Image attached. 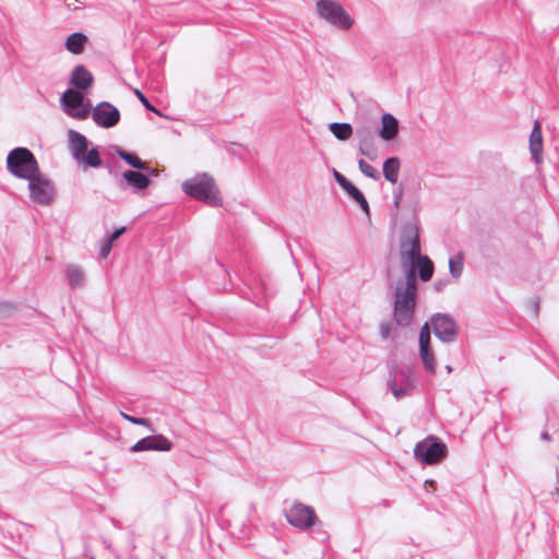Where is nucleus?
I'll use <instances>...</instances> for the list:
<instances>
[{"instance_id": "nucleus-4", "label": "nucleus", "mask_w": 559, "mask_h": 559, "mask_svg": "<svg viewBox=\"0 0 559 559\" xmlns=\"http://www.w3.org/2000/svg\"><path fill=\"white\" fill-rule=\"evenodd\" d=\"M7 169L15 178L28 180L40 171L33 152L23 146L11 150L7 156Z\"/></svg>"}, {"instance_id": "nucleus-24", "label": "nucleus", "mask_w": 559, "mask_h": 559, "mask_svg": "<svg viewBox=\"0 0 559 559\" xmlns=\"http://www.w3.org/2000/svg\"><path fill=\"white\" fill-rule=\"evenodd\" d=\"M401 162L400 158L396 156L388 157L383 162V176L385 180H388L391 183H396L399 179V173H400Z\"/></svg>"}, {"instance_id": "nucleus-33", "label": "nucleus", "mask_w": 559, "mask_h": 559, "mask_svg": "<svg viewBox=\"0 0 559 559\" xmlns=\"http://www.w3.org/2000/svg\"><path fill=\"white\" fill-rule=\"evenodd\" d=\"M135 95L141 104L145 107L146 110L156 114L157 116H163L159 109L152 105V103L147 99V97L139 90H135Z\"/></svg>"}, {"instance_id": "nucleus-20", "label": "nucleus", "mask_w": 559, "mask_h": 559, "mask_svg": "<svg viewBox=\"0 0 559 559\" xmlns=\"http://www.w3.org/2000/svg\"><path fill=\"white\" fill-rule=\"evenodd\" d=\"M247 285L252 294L253 302L258 306H261L263 300L273 295L267 283L260 275L251 276Z\"/></svg>"}, {"instance_id": "nucleus-13", "label": "nucleus", "mask_w": 559, "mask_h": 559, "mask_svg": "<svg viewBox=\"0 0 559 559\" xmlns=\"http://www.w3.org/2000/svg\"><path fill=\"white\" fill-rule=\"evenodd\" d=\"M91 115L95 124L103 129L116 127L121 118L120 110L106 100L98 103L93 109L91 108Z\"/></svg>"}, {"instance_id": "nucleus-37", "label": "nucleus", "mask_w": 559, "mask_h": 559, "mask_svg": "<svg viewBox=\"0 0 559 559\" xmlns=\"http://www.w3.org/2000/svg\"><path fill=\"white\" fill-rule=\"evenodd\" d=\"M448 284H449V280L448 278L436 280L433 282V288H435L436 292L441 293L448 286Z\"/></svg>"}, {"instance_id": "nucleus-28", "label": "nucleus", "mask_w": 559, "mask_h": 559, "mask_svg": "<svg viewBox=\"0 0 559 559\" xmlns=\"http://www.w3.org/2000/svg\"><path fill=\"white\" fill-rule=\"evenodd\" d=\"M115 153L130 167H132V170L144 169V162L136 154L128 152L120 146L115 147Z\"/></svg>"}, {"instance_id": "nucleus-31", "label": "nucleus", "mask_w": 559, "mask_h": 559, "mask_svg": "<svg viewBox=\"0 0 559 559\" xmlns=\"http://www.w3.org/2000/svg\"><path fill=\"white\" fill-rule=\"evenodd\" d=\"M121 416L129 423L138 425V426H144L148 428L151 431H154L152 423L143 417H134L124 413H121Z\"/></svg>"}, {"instance_id": "nucleus-44", "label": "nucleus", "mask_w": 559, "mask_h": 559, "mask_svg": "<svg viewBox=\"0 0 559 559\" xmlns=\"http://www.w3.org/2000/svg\"><path fill=\"white\" fill-rule=\"evenodd\" d=\"M540 437H542V439H543V440H545V441H550V440H551L550 435H549L548 432H546V431H545V432H543V433L540 435Z\"/></svg>"}, {"instance_id": "nucleus-11", "label": "nucleus", "mask_w": 559, "mask_h": 559, "mask_svg": "<svg viewBox=\"0 0 559 559\" xmlns=\"http://www.w3.org/2000/svg\"><path fill=\"white\" fill-rule=\"evenodd\" d=\"M28 181L29 198L37 204L49 205L55 197V186L52 181L40 171L31 177Z\"/></svg>"}, {"instance_id": "nucleus-32", "label": "nucleus", "mask_w": 559, "mask_h": 559, "mask_svg": "<svg viewBox=\"0 0 559 559\" xmlns=\"http://www.w3.org/2000/svg\"><path fill=\"white\" fill-rule=\"evenodd\" d=\"M313 528V538L320 542H324L329 538V534L324 530L323 523L318 519L317 523L311 526Z\"/></svg>"}, {"instance_id": "nucleus-3", "label": "nucleus", "mask_w": 559, "mask_h": 559, "mask_svg": "<svg viewBox=\"0 0 559 559\" xmlns=\"http://www.w3.org/2000/svg\"><path fill=\"white\" fill-rule=\"evenodd\" d=\"M69 150L72 157L84 168H99L103 166V159L97 146L88 150L91 141L81 132L68 130Z\"/></svg>"}, {"instance_id": "nucleus-43", "label": "nucleus", "mask_w": 559, "mask_h": 559, "mask_svg": "<svg viewBox=\"0 0 559 559\" xmlns=\"http://www.w3.org/2000/svg\"><path fill=\"white\" fill-rule=\"evenodd\" d=\"M532 309H533L534 314L537 316L538 314V309H539V304H538L537 300H533L532 301Z\"/></svg>"}, {"instance_id": "nucleus-2", "label": "nucleus", "mask_w": 559, "mask_h": 559, "mask_svg": "<svg viewBox=\"0 0 559 559\" xmlns=\"http://www.w3.org/2000/svg\"><path fill=\"white\" fill-rule=\"evenodd\" d=\"M181 190L186 195L214 207L223 203L216 182L207 173H197L186 179L181 183Z\"/></svg>"}, {"instance_id": "nucleus-17", "label": "nucleus", "mask_w": 559, "mask_h": 559, "mask_svg": "<svg viewBox=\"0 0 559 559\" xmlns=\"http://www.w3.org/2000/svg\"><path fill=\"white\" fill-rule=\"evenodd\" d=\"M333 177L335 181L338 183V186L346 191V193L359 204L361 210L369 214L370 207L367 199L365 198L364 193L353 183L350 182L344 175H342L336 169H333Z\"/></svg>"}, {"instance_id": "nucleus-6", "label": "nucleus", "mask_w": 559, "mask_h": 559, "mask_svg": "<svg viewBox=\"0 0 559 559\" xmlns=\"http://www.w3.org/2000/svg\"><path fill=\"white\" fill-rule=\"evenodd\" d=\"M316 9L320 19L341 31H347L353 26V19L335 0H319L316 3Z\"/></svg>"}, {"instance_id": "nucleus-12", "label": "nucleus", "mask_w": 559, "mask_h": 559, "mask_svg": "<svg viewBox=\"0 0 559 559\" xmlns=\"http://www.w3.org/2000/svg\"><path fill=\"white\" fill-rule=\"evenodd\" d=\"M287 522L300 530L307 531L317 523L318 516L314 509L301 502H294L293 506L285 511Z\"/></svg>"}, {"instance_id": "nucleus-26", "label": "nucleus", "mask_w": 559, "mask_h": 559, "mask_svg": "<svg viewBox=\"0 0 559 559\" xmlns=\"http://www.w3.org/2000/svg\"><path fill=\"white\" fill-rule=\"evenodd\" d=\"M419 356L425 370L433 374L436 372V362L431 343L419 344Z\"/></svg>"}, {"instance_id": "nucleus-29", "label": "nucleus", "mask_w": 559, "mask_h": 559, "mask_svg": "<svg viewBox=\"0 0 559 559\" xmlns=\"http://www.w3.org/2000/svg\"><path fill=\"white\" fill-rule=\"evenodd\" d=\"M464 269L463 257L461 254L453 255L449 259V271L453 278H460Z\"/></svg>"}, {"instance_id": "nucleus-25", "label": "nucleus", "mask_w": 559, "mask_h": 559, "mask_svg": "<svg viewBox=\"0 0 559 559\" xmlns=\"http://www.w3.org/2000/svg\"><path fill=\"white\" fill-rule=\"evenodd\" d=\"M66 275L71 289L82 288L85 285V274L79 265L67 266Z\"/></svg>"}, {"instance_id": "nucleus-27", "label": "nucleus", "mask_w": 559, "mask_h": 559, "mask_svg": "<svg viewBox=\"0 0 559 559\" xmlns=\"http://www.w3.org/2000/svg\"><path fill=\"white\" fill-rule=\"evenodd\" d=\"M329 130L338 141L348 140L354 132L352 124L348 122H331Z\"/></svg>"}, {"instance_id": "nucleus-19", "label": "nucleus", "mask_w": 559, "mask_h": 559, "mask_svg": "<svg viewBox=\"0 0 559 559\" xmlns=\"http://www.w3.org/2000/svg\"><path fill=\"white\" fill-rule=\"evenodd\" d=\"M93 83L94 76L90 70L83 64L74 67L70 78V84L74 87L73 90L83 92L88 90Z\"/></svg>"}, {"instance_id": "nucleus-18", "label": "nucleus", "mask_w": 559, "mask_h": 559, "mask_svg": "<svg viewBox=\"0 0 559 559\" xmlns=\"http://www.w3.org/2000/svg\"><path fill=\"white\" fill-rule=\"evenodd\" d=\"M528 148L531 157L536 166H540L544 162L543 133L540 123L536 120L528 139Z\"/></svg>"}, {"instance_id": "nucleus-23", "label": "nucleus", "mask_w": 559, "mask_h": 559, "mask_svg": "<svg viewBox=\"0 0 559 559\" xmlns=\"http://www.w3.org/2000/svg\"><path fill=\"white\" fill-rule=\"evenodd\" d=\"M87 41L88 38L84 33L75 32L67 37L64 47L69 52L80 55L84 51Z\"/></svg>"}, {"instance_id": "nucleus-38", "label": "nucleus", "mask_w": 559, "mask_h": 559, "mask_svg": "<svg viewBox=\"0 0 559 559\" xmlns=\"http://www.w3.org/2000/svg\"><path fill=\"white\" fill-rule=\"evenodd\" d=\"M126 231V227L116 228L111 235L108 237V240L114 243L121 235Z\"/></svg>"}, {"instance_id": "nucleus-1", "label": "nucleus", "mask_w": 559, "mask_h": 559, "mask_svg": "<svg viewBox=\"0 0 559 559\" xmlns=\"http://www.w3.org/2000/svg\"><path fill=\"white\" fill-rule=\"evenodd\" d=\"M405 278L400 280L395 287L393 302V319L399 326L411 325L415 314L417 300V272L413 263L403 264Z\"/></svg>"}, {"instance_id": "nucleus-8", "label": "nucleus", "mask_w": 559, "mask_h": 559, "mask_svg": "<svg viewBox=\"0 0 559 559\" xmlns=\"http://www.w3.org/2000/svg\"><path fill=\"white\" fill-rule=\"evenodd\" d=\"M62 111L76 120H85L91 115V103L82 92L73 88L66 90L60 97Z\"/></svg>"}, {"instance_id": "nucleus-7", "label": "nucleus", "mask_w": 559, "mask_h": 559, "mask_svg": "<svg viewBox=\"0 0 559 559\" xmlns=\"http://www.w3.org/2000/svg\"><path fill=\"white\" fill-rule=\"evenodd\" d=\"M399 246L402 264L412 262L420 253V235L417 222H406L402 225Z\"/></svg>"}, {"instance_id": "nucleus-5", "label": "nucleus", "mask_w": 559, "mask_h": 559, "mask_svg": "<svg viewBox=\"0 0 559 559\" xmlns=\"http://www.w3.org/2000/svg\"><path fill=\"white\" fill-rule=\"evenodd\" d=\"M447 454V444L440 438L432 435L417 442L414 448V456L427 465L440 463L445 459Z\"/></svg>"}, {"instance_id": "nucleus-42", "label": "nucleus", "mask_w": 559, "mask_h": 559, "mask_svg": "<svg viewBox=\"0 0 559 559\" xmlns=\"http://www.w3.org/2000/svg\"><path fill=\"white\" fill-rule=\"evenodd\" d=\"M106 168L108 170V174L110 176H112L115 178V180L117 181V177H120V175L116 170L115 166H112L111 164H106Z\"/></svg>"}, {"instance_id": "nucleus-15", "label": "nucleus", "mask_w": 559, "mask_h": 559, "mask_svg": "<svg viewBox=\"0 0 559 559\" xmlns=\"http://www.w3.org/2000/svg\"><path fill=\"white\" fill-rule=\"evenodd\" d=\"M173 442L164 435H151L136 441L130 450L132 452L158 451L168 452L173 449Z\"/></svg>"}, {"instance_id": "nucleus-10", "label": "nucleus", "mask_w": 559, "mask_h": 559, "mask_svg": "<svg viewBox=\"0 0 559 559\" xmlns=\"http://www.w3.org/2000/svg\"><path fill=\"white\" fill-rule=\"evenodd\" d=\"M435 336L444 344L454 343L459 335V326L454 318L449 313L437 312L430 319Z\"/></svg>"}, {"instance_id": "nucleus-14", "label": "nucleus", "mask_w": 559, "mask_h": 559, "mask_svg": "<svg viewBox=\"0 0 559 559\" xmlns=\"http://www.w3.org/2000/svg\"><path fill=\"white\" fill-rule=\"evenodd\" d=\"M151 185L152 180L136 169L124 170L120 177H117V187L122 191L131 189L134 193L143 194Z\"/></svg>"}, {"instance_id": "nucleus-36", "label": "nucleus", "mask_w": 559, "mask_h": 559, "mask_svg": "<svg viewBox=\"0 0 559 559\" xmlns=\"http://www.w3.org/2000/svg\"><path fill=\"white\" fill-rule=\"evenodd\" d=\"M142 174H144L148 179L152 180L153 177H157L158 176V170L153 168V167H150V166H146L144 164V169H140Z\"/></svg>"}, {"instance_id": "nucleus-9", "label": "nucleus", "mask_w": 559, "mask_h": 559, "mask_svg": "<svg viewBox=\"0 0 559 559\" xmlns=\"http://www.w3.org/2000/svg\"><path fill=\"white\" fill-rule=\"evenodd\" d=\"M386 386L396 400L407 396L414 389L411 368H397L396 365H393L389 370Z\"/></svg>"}, {"instance_id": "nucleus-34", "label": "nucleus", "mask_w": 559, "mask_h": 559, "mask_svg": "<svg viewBox=\"0 0 559 559\" xmlns=\"http://www.w3.org/2000/svg\"><path fill=\"white\" fill-rule=\"evenodd\" d=\"M430 321L429 322H425V324L421 326L420 331H419V344H429L431 343V328H430Z\"/></svg>"}, {"instance_id": "nucleus-45", "label": "nucleus", "mask_w": 559, "mask_h": 559, "mask_svg": "<svg viewBox=\"0 0 559 559\" xmlns=\"http://www.w3.org/2000/svg\"><path fill=\"white\" fill-rule=\"evenodd\" d=\"M66 7H67L69 10H71V9H72V3H68V2H67V3H66Z\"/></svg>"}, {"instance_id": "nucleus-39", "label": "nucleus", "mask_w": 559, "mask_h": 559, "mask_svg": "<svg viewBox=\"0 0 559 559\" xmlns=\"http://www.w3.org/2000/svg\"><path fill=\"white\" fill-rule=\"evenodd\" d=\"M13 310V306L9 302H0V316H7Z\"/></svg>"}, {"instance_id": "nucleus-35", "label": "nucleus", "mask_w": 559, "mask_h": 559, "mask_svg": "<svg viewBox=\"0 0 559 559\" xmlns=\"http://www.w3.org/2000/svg\"><path fill=\"white\" fill-rule=\"evenodd\" d=\"M111 248H112V242H110L108 239H106L102 245H100V248H99V254L103 257V258H107L108 254L110 253L111 251Z\"/></svg>"}, {"instance_id": "nucleus-40", "label": "nucleus", "mask_w": 559, "mask_h": 559, "mask_svg": "<svg viewBox=\"0 0 559 559\" xmlns=\"http://www.w3.org/2000/svg\"><path fill=\"white\" fill-rule=\"evenodd\" d=\"M391 332V325L390 323L382 322L380 324V334L383 338H386Z\"/></svg>"}, {"instance_id": "nucleus-16", "label": "nucleus", "mask_w": 559, "mask_h": 559, "mask_svg": "<svg viewBox=\"0 0 559 559\" xmlns=\"http://www.w3.org/2000/svg\"><path fill=\"white\" fill-rule=\"evenodd\" d=\"M355 135L359 142L358 152L370 160H374L377 158L378 151L374 145L376 133L372 128L369 126L357 127Z\"/></svg>"}, {"instance_id": "nucleus-41", "label": "nucleus", "mask_w": 559, "mask_h": 559, "mask_svg": "<svg viewBox=\"0 0 559 559\" xmlns=\"http://www.w3.org/2000/svg\"><path fill=\"white\" fill-rule=\"evenodd\" d=\"M402 195H403V192H402L401 188L393 192V199H394L393 203H394L395 207L400 206V203H401V200H402Z\"/></svg>"}, {"instance_id": "nucleus-21", "label": "nucleus", "mask_w": 559, "mask_h": 559, "mask_svg": "<svg viewBox=\"0 0 559 559\" xmlns=\"http://www.w3.org/2000/svg\"><path fill=\"white\" fill-rule=\"evenodd\" d=\"M378 134L384 141L394 140L399 134V120L391 114H383Z\"/></svg>"}, {"instance_id": "nucleus-46", "label": "nucleus", "mask_w": 559, "mask_h": 559, "mask_svg": "<svg viewBox=\"0 0 559 559\" xmlns=\"http://www.w3.org/2000/svg\"><path fill=\"white\" fill-rule=\"evenodd\" d=\"M447 370L450 372L452 368L450 366H447Z\"/></svg>"}, {"instance_id": "nucleus-30", "label": "nucleus", "mask_w": 559, "mask_h": 559, "mask_svg": "<svg viewBox=\"0 0 559 559\" xmlns=\"http://www.w3.org/2000/svg\"><path fill=\"white\" fill-rule=\"evenodd\" d=\"M358 168L366 177L371 178L373 180L380 179V174L365 159L358 160Z\"/></svg>"}, {"instance_id": "nucleus-22", "label": "nucleus", "mask_w": 559, "mask_h": 559, "mask_svg": "<svg viewBox=\"0 0 559 559\" xmlns=\"http://www.w3.org/2000/svg\"><path fill=\"white\" fill-rule=\"evenodd\" d=\"M415 266V269H418V277L423 282H428L431 280L433 275V262L428 255H423L421 253H418L412 262Z\"/></svg>"}]
</instances>
